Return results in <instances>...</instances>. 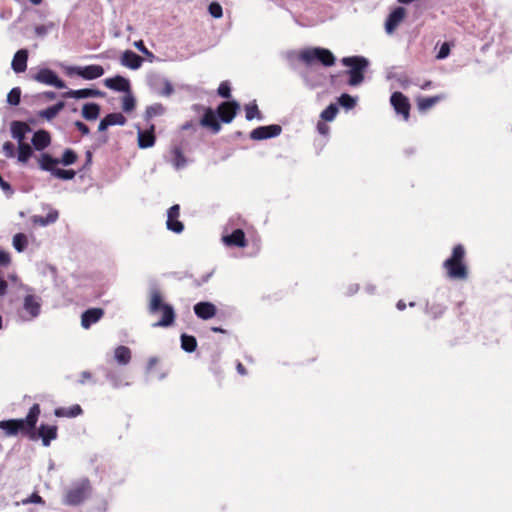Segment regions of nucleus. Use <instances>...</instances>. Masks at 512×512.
<instances>
[{"label": "nucleus", "mask_w": 512, "mask_h": 512, "mask_svg": "<svg viewBox=\"0 0 512 512\" xmlns=\"http://www.w3.org/2000/svg\"><path fill=\"white\" fill-rule=\"evenodd\" d=\"M179 213H180V207L179 205L175 204L173 206H171L168 211H167V217L168 218H175V219H178L179 218Z\"/></svg>", "instance_id": "nucleus-53"}, {"label": "nucleus", "mask_w": 512, "mask_h": 512, "mask_svg": "<svg viewBox=\"0 0 512 512\" xmlns=\"http://www.w3.org/2000/svg\"><path fill=\"white\" fill-rule=\"evenodd\" d=\"M58 212L56 210H50L49 213L44 217L46 220V224H52L57 221L58 219Z\"/></svg>", "instance_id": "nucleus-54"}, {"label": "nucleus", "mask_w": 512, "mask_h": 512, "mask_svg": "<svg viewBox=\"0 0 512 512\" xmlns=\"http://www.w3.org/2000/svg\"><path fill=\"white\" fill-rule=\"evenodd\" d=\"M100 114V106L96 103H86L82 108V116L89 121L96 120Z\"/></svg>", "instance_id": "nucleus-28"}, {"label": "nucleus", "mask_w": 512, "mask_h": 512, "mask_svg": "<svg viewBox=\"0 0 512 512\" xmlns=\"http://www.w3.org/2000/svg\"><path fill=\"white\" fill-rule=\"evenodd\" d=\"M148 85L150 89L160 96H170L174 92L171 82L160 75L153 74L148 78Z\"/></svg>", "instance_id": "nucleus-8"}, {"label": "nucleus", "mask_w": 512, "mask_h": 512, "mask_svg": "<svg viewBox=\"0 0 512 512\" xmlns=\"http://www.w3.org/2000/svg\"><path fill=\"white\" fill-rule=\"evenodd\" d=\"M223 241L226 245L229 246H246L245 234L241 229H236L235 231L232 232V234L224 236Z\"/></svg>", "instance_id": "nucleus-24"}, {"label": "nucleus", "mask_w": 512, "mask_h": 512, "mask_svg": "<svg viewBox=\"0 0 512 512\" xmlns=\"http://www.w3.org/2000/svg\"><path fill=\"white\" fill-rule=\"evenodd\" d=\"M299 59L307 65H311L314 62H319L326 67L333 66L336 60L335 56L330 50L321 47H314L303 50L299 55Z\"/></svg>", "instance_id": "nucleus-6"}, {"label": "nucleus", "mask_w": 512, "mask_h": 512, "mask_svg": "<svg viewBox=\"0 0 512 512\" xmlns=\"http://www.w3.org/2000/svg\"><path fill=\"white\" fill-rule=\"evenodd\" d=\"M33 155L32 148L27 143H21L18 145V161L26 163L29 158Z\"/></svg>", "instance_id": "nucleus-34"}, {"label": "nucleus", "mask_w": 512, "mask_h": 512, "mask_svg": "<svg viewBox=\"0 0 512 512\" xmlns=\"http://www.w3.org/2000/svg\"><path fill=\"white\" fill-rule=\"evenodd\" d=\"M88 93H89V98L91 97H103L104 96V93L100 90H96V89H89L88 88Z\"/></svg>", "instance_id": "nucleus-59"}, {"label": "nucleus", "mask_w": 512, "mask_h": 512, "mask_svg": "<svg viewBox=\"0 0 512 512\" xmlns=\"http://www.w3.org/2000/svg\"><path fill=\"white\" fill-rule=\"evenodd\" d=\"M162 310V318L153 324V327H169L174 323L175 312L171 305L162 303L161 295L158 291L154 290L151 293L149 312L154 314Z\"/></svg>", "instance_id": "nucleus-4"}, {"label": "nucleus", "mask_w": 512, "mask_h": 512, "mask_svg": "<svg viewBox=\"0 0 512 512\" xmlns=\"http://www.w3.org/2000/svg\"><path fill=\"white\" fill-rule=\"evenodd\" d=\"M59 164V159L53 158L48 153H42L38 157V165L41 170L48 171L51 174L53 173V170H55V166Z\"/></svg>", "instance_id": "nucleus-25"}, {"label": "nucleus", "mask_w": 512, "mask_h": 512, "mask_svg": "<svg viewBox=\"0 0 512 512\" xmlns=\"http://www.w3.org/2000/svg\"><path fill=\"white\" fill-rule=\"evenodd\" d=\"M109 127L114 125L123 126L126 123V118L121 113H110L104 117Z\"/></svg>", "instance_id": "nucleus-37"}, {"label": "nucleus", "mask_w": 512, "mask_h": 512, "mask_svg": "<svg viewBox=\"0 0 512 512\" xmlns=\"http://www.w3.org/2000/svg\"><path fill=\"white\" fill-rule=\"evenodd\" d=\"M70 72L76 73L78 76L86 80H93L104 74V69L100 65L75 66L70 68Z\"/></svg>", "instance_id": "nucleus-12"}, {"label": "nucleus", "mask_w": 512, "mask_h": 512, "mask_svg": "<svg viewBox=\"0 0 512 512\" xmlns=\"http://www.w3.org/2000/svg\"><path fill=\"white\" fill-rule=\"evenodd\" d=\"M103 315L104 311L101 308H90L84 311L81 316L82 327L84 329L90 328V326L98 322Z\"/></svg>", "instance_id": "nucleus-16"}, {"label": "nucleus", "mask_w": 512, "mask_h": 512, "mask_svg": "<svg viewBox=\"0 0 512 512\" xmlns=\"http://www.w3.org/2000/svg\"><path fill=\"white\" fill-rule=\"evenodd\" d=\"M120 62L123 66L130 68L132 70H137L141 67L143 63L142 57L131 50H126L123 52Z\"/></svg>", "instance_id": "nucleus-17"}, {"label": "nucleus", "mask_w": 512, "mask_h": 512, "mask_svg": "<svg viewBox=\"0 0 512 512\" xmlns=\"http://www.w3.org/2000/svg\"><path fill=\"white\" fill-rule=\"evenodd\" d=\"M28 51L26 49L18 50L12 59L11 68L15 73H23L27 69Z\"/></svg>", "instance_id": "nucleus-18"}, {"label": "nucleus", "mask_w": 512, "mask_h": 512, "mask_svg": "<svg viewBox=\"0 0 512 512\" xmlns=\"http://www.w3.org/2000/svg\"><path fill=\"white\" fill-rule=\"evenodd\" d=\"M92 486L88 478H81L73 481L66 490L63 503L69 506H77L90 497Z\"/></svg>", "instance_id": "nucleus-3"}, {"label": "nucleus", "mask_w": 512, "mask_h": 512, "mask_svg": "<svg viewBox=\"0 0 512 512\" xmlns=\"http://www.w3.org/2000/svg\"><path fill=\"white\" fill-rule=\"evenodd\" d=\"M64 106V102H58L55 105H52L40 111L39 116L45 118L46 120H52L59 114V112L64 108Z\"/></svg>", "instance_id": "nucleus-29"}, {"label": "nucleus", "mask_w": 512, "mask_h": 512, "mask_svg": "<svg viewBox=\"0 0 512 512\" xmlns=\"http://www.w3.org/2000/svg\"><path fill=\"white\" fill-rule=\"evenodd\" d=\"M132 352L127 346L120 345L114 350V359L119 365H127L131 361Z\"/></svg>", "instance_id": "nucleus-27"}, {"label": "nucleus", "mask_w": 512, "mask_h": 512, "mask_svg": "<svg viewBox=\"0 0 512 512\" xmlns=\"http://www.w3.org/2000/svg\"><path fill=\"white\" fill-rule=\"evenodd\" d=\"M341 62L344 66L350 67L348 84L350 86L360 85L364 80L363 71L368 67L369 61L362 56H352L344 57Z\"/></svg>", "instance_id": "nucleus-5"}, {"label": "nucleus", "mask_w": 512, "mask_h": 512, "mask_svg": "<svg viewBox=\"0 0 512 512\" xmlns=\"http://www.w3.org/2000/svg\"><path fill=\"white\" fill-rule=\"evenodd\" d=\"M33 79L39 83L54 86L58 89L66 87L63 80H61L57 74L48 68L40 69L34 76Z\"/></svg>", "instance_id": "nucleus-9"}, {"label": "nucleus", "mask_w": 512, "mask_h": 512, "mask_svg": "<svg viewBox=\"0 0 512 512\" xmlns=\"http://www.w3.org/2000/svg\"><path fill=\"white\" fill-rule=\"evenodd\" d=\"M32 503L44 505L45 501L37 493H32L29 497L22 499L20 502V504H22V505H28V504H32Z\"/></svg>", "instance_id": "nucleus-47"}, {"label": "nucleus", "mask_w": 512, "mask_h": 512, "mask_svg": "<svg viewBox=\"0 0 512 512\" xmlns=\"http://www.w3.org/2000/svg\"><path fill=\"white\" fill-rule=\"evenodd\" d=\"M443 98H444V96H441V95L420 98L417 103L418 109L420 111H426V110L430 109L431 107H433L436 103H438Z\"/></svg>", "instance_id": "nucleus-32"}, {"label": "nucleus", "mask_w": 512, "mask_h": 512, "mask_svg": "<svg viewBox=\"0 0 512 512\" xmlns=\"http://www.w3.org/2000/svg\"><path fill=\"white\" fill-rule=\"evenodd\" d=\"M31 142L36 150L42 151L51 143L50 134L45 130H38L34 133Z\"/></svg>", "instance_id": "nucleus-21"}, {"label": "nucleus", "mask_w": 512, "mask_h": 512, "mask_svg": "<svg viewBox=\"0 0 512 512\" xmlns=\"http://www.w3.org/2000/svg\"><path fill=\"white\" fill-rule=\"evenodd\" d=\"M104 84L107 88L114 91L128 92L130 90L129 80L120 75L105 79Z\"/></svg>", "instance_id": "nucleus-20"}, {"label": "nucleus", "mask_w": 512, "mask_h": 512, "mask_svg": "<svg viewBox=\"0 0 512 512\" xmlns=\"http://www.w3.org/2000/svg\"><path fill=\"white\" fill-rule=\"evenodd\" d=\"M20 99L21 89L19 87L11 89V91L7 95V102L13 106H17L20 103Z\"/></svg>", "instance_id": "nucleus-45"}, {"label": "nucleus", "mask_w": 512, "mask_h": 512, "mask_svg": "<svg viewBox=\"0 0 512 512\" xmlns=\"http://www.w3.org/2000/svg\"><path fill=\"white\" fill-rule=\"evenodd\" d=\"M338 113V107L335 104H330L321 112V118L325 121H332Z\"/></svg>", "instance_id": "nucleus-41"}, {"label": "nucleus", "mask_w": 512, "mask_h": 512, "mask_svg": "<svg viewBox=\"0 0 512 512\" xmlns=\"http://www.w3.org/2000/svg\"><path fill=\"white\" fill-rule=\"evenodd\" d=\"M216 306L211 302H199L194 306V313L203 320H208L216 315Z\"/></svg>", "instance_id": "nucleus-15"}, {"label": "nucleus", "mask_w": 512, "mask_h": 512, "mask_svg": "<svg viewBox=\"0 0 512 512\" xmlns=\"http://www.w3.org/2000/svg\"><path fill=\"white\" fill-rule=\"evenodd\" d=\"M28 240L26 235L23 233H17L13 237V247L18 252H23L25 248L27 247Z\"/></svg>", "instance_id": "nucleus-36"}, {"label": "nucleus", "mask_w": 512, "mask_h": 512, "mask_svg": "<svg viewBox=\"0 0 512 512\" xmlns=\"http://www.w3.org/2000/svg\"><path fill=\"white\" fill-rule=\"evenodd\" d=\"M465 250L459 244L453 248L451 256L443 263L447 276L455 280H465L468 277L467 267L464 263Z\"/></svg>", "instance_id": "nucleus-2"}, {"label": "nucleus", "mask_w": 512, "mask_h": 512, "mask_svg": "<svg viewBox=\"0 0 512 512\" xmlns=\"http://www.w3.org/2000/svg\"><path fill=\"white\" fill-rule=\"evenodd\" d=\"M108 127H109V125H108L107 121L103 118V119L100 121L99 125H98V131H99V132H103V131H105Z\"/></svg>", "instance_id": "nucleus-62"}, {"label": "nucleus", "mask_w": 512, "mask_h": 512, "mask_svg": "<svg viewBox=\"0 0 512 512\" xmlns=\"http://www.w3.org/2000/svg\"><path fill=\"white\" fill-rule=\"evenodd\" d=\"M77 160V154L72 149H66L61 159L59 160V163L63 164L64 166L71 165L75 163Z\"/></svg>", "instance_id": "nucleus-40"}, {"label": "nucleus", "mask_w": 512, "mask_h": 512, "mask_svg": "<svg viewBox=\"0 0 512 512\" xmlns=\"http://www.w3.org/2000/svg\"><path fill=\"white\" fill-rule=\"evenodd\" d=\"M74 125L83 135H88L90 133L89 127L83 122L76 121Z\"/></svg>", "instance_id": "nucleus-56"}, {"label": "nucleus", "mask_w": 512, "mask_h": 512, "mask_svg": "<svg viewBox=\"0 0 512 512\" xmlns=\"http://www.w3.org/2000/svg\"><path fill=\"white\" fill-rule=\"evenodd\" d=\"M65 98H73V99H85L89 98L88 88L79 89V90H69L63 94Z\"/></svg>", "instance_id": "nucleus-42"}, {"label": "nucleus", "mask_w": 512, "mask_h": 512, "mask_svg": "<svg viewBox=\"0 0 512 512\" xmlns=\"http://www.w3.org/2000/svg\"><path fill=\"white\" fill-rule=\"evenodd\" d=\"M40 415V406L34 404L23 419H11L0 421V429L3 430L6 435L12 436L18 433L28 435L31 439H36V433L34 431L38 417Z\"/></svg>", "instance_id": "nucleus-1"}, {"label": "nucleus", "mask_w": 512, "mask_h": 512, "mask_svg": "<svg viewBox=\"0 0 512 512\" xmlns=\"http://www.w3.org/2000/svg\"><path fill=\"white\" fill-rule=\"evenodd\" d=\"M450 53V47H449V44L448 43H443L436 55V58L441 60V59H445L446 57H448Z\"/></svg>", "instance_id": "nucleus-52"}, {"label": "nucleus", "mask_w": 512, "mask_h": 512, "mask_svg": "<svg viewBox=\"0 0 512 512\" xmlns=\"http://www.w3.org/2000/svg\"><path fill=\"white\" fill-rule=\"evenodd\" d=\"M356 101H357V99H356V98H354V97H352V96H350L349 94H346V93L342 94V95L338 98V103H339L342 107H344L345 109H347V110H350V109L354 108V107H355V105H356Z\"/></svg>", "instance_id": "nucleus-39"}, {"label": "nucleus", "mask_w": 512, "mask_h": 512, "mask_svg": "<svg viewBox=\"0 0 512 512\" xmlns=\"http://www.w3.org/2000/svg\"><path fill=\"white\" fill-rule=\"evenodd\" d=\"M39 437L42 440V444L48 447L52 440L57 438V427L55 425H40L36 438Z\"/></svg>", "instance_id": "nucleus-19"}, {"label": "nucleus", "mask_w": 512, "mask_h": 512, "mask_svg": "<svg viewBox=\"0 0 512 512\" xmlns=\"http://www.w3.org/2000/svg\"><path fill=\"white\" fill-rule=\"evenodd\" d=\"M182 130L195 129V124L193 122H186L182 125Z\"/></svg>", "instance_id": "nucleus-64"}, {"label": "nucleus", "mask_w": 512, "mask_h": 512, "mask_svg": "<svg viewBox=\"0 0 512 512\" xmlns=\"http://www.w3.org/2000/svg\"><path fill=\"white\" fill-rule=\"evenodd\" d=\"M91 377H92V375H91V373H90V372H88V371H83V372L81 373V379L79 380V382H80L81 384H84L87 380L91 379Z\"/></svg>", "instance_id": "nucleus-60"}, {"label": "nucleus", "mask_w": 512, "mask_h": 512, "mask_svg": "<svg viewBox=\"0 0 512 512\" xmlns=\"http://www.w3.org/2000/svg\"><path fill=\"white\" fill-rule=\"evenodd\" d=\"M30 131L27 123L21 121H13L11 123V136L18 141L19 144L24 143L25 135Z\"/></svg>", "instance_id": "nucleus-22"}, {"label": "nucleus", "mask_w": 512, "mask_h": 512, "mask_svg": "<svg viewBox=\"0 0 512 512\" xmlns=\"http://www.w3.org/2000/svg\"><path fill=\"white\" fill-rule=\"evenodd\" d=\"M154 126L150 130L143 131L138 129V145L140 148L145 149L152 147L155 143V136L153 133Z\"/></svg>", "instance_id": "nucleus-26"}, {"label": "nucleus", "mask_w": 512, "mask_h": 512, "mask_svg": "<svg viewBox=\"0 0 512 512\" xmlns=\"http://www.w3.org/2000/svg\"><path fill=\"white\" fill-rule=\"evenodd\" d=\"M239 107L240 106L236 101L223 102L217 110L221 121L224 123H230L234 119Z\"/></svg>", "instance_id": "nucleus-14"}, {"label": "nucleus", "mask_w": 512, "mask_h": 512, "mask_svg": "<svg viewBox=\"0 0 512 512\" xmlns=\"http://www.w3.org/2000/svg\"><path fill=\"white\" fill-rule=\"evenodd\" d=\"M406 16L405 8L398 6L396 7L387 17L385 21V31L391 35L404 20Z\"/></svg>", "instance_id": "nucleus-13"}, {"label": "nucleus", "mask_w": 512, "mask_h": 512, "mask_svg": "<svg viewBox=\"0 0 512 512\" xmlns=\"http://www.w3.org/2000/svg\"><path fill=\"white\" fill-rule=\"evenodd\" d=\"M125 93L126 94L122 99V109L124 112L128 113L134 110L136 101L130 90Z\"/></svg>", "instance_id": "nucleus-38"}, {"label": "nucleus", "mask_w": 512, "mask_h": 512, "mask_svg": "<svg viewBox=\"0 0 512 512\" xmlns=\"http://www.w3.org/2000/svg\"><path fill=\"white\" fill-rule=\"evenodd\" d=\"M218 94L223 98H230L231 88L228 81H223L218 87Z\"/></svg>", "instance_id": "nucleus-50"}, {"label": "nucleus", "mask_w": 512, "mask_h": 512, "mask_svg": "<svg viewBox=\"0 0 512 512\" xmlns=\"http://www.w3.org/2000/svg\"><path fill=\"white\" fill-rule=\"evenodd\" d=\"M52 175L58 179L71 180L75 177L76 173L74 170H64L55 168V170H53Z\"/></svg>", "instance_id": "nucleus-44"}, {"label": "nucleus", "mask_w": 512, "mask_h": 512, "mask_svg": "<svg viewBox=\"0 0 512 512\" xmlns=\"http://www.w3.org/2000/svg\"><path fill=\"white\" fill-rule=\"evenodd\" d=\"M41 299L34 294H27L23 299L22 309L18 317L22 322L32 321L40 315Z\"/></svg>", "instance_id": "nucleus-7"}, {"label": "nucleus", "mask_w": 512, "mask_h": 512, "mask_svg": "<svg viewBox=\"0 0 512 512\" xmlns=\"http://www.w3.org/2000/svg\"><path fill=\"white\" fill-rule=\"evenodd\" d=\"M197 347V341L194 336L182 334L181 335V348L188 353L195 351Z\"/></svg>", "instance_id": "nucleus-33"}, {"label": "nucleus", "mask_w": 512, "mask_h": 512, "mask_svg": "<svg viewBox=\"0 0 512 512\" xmlns=\"http://www.w3.org/2000/svg\"><path fill=\"white\" fill-rule=\"evenodd\" d=\"M10 262L9 254L3 250H0V265H7Z\"/></svg>", "instance_id": "nucleus-57"}, {"label": "nucleus", "mask_w": 512, "mask_h": 512, "mask_svg": "<svg viewBox=\"0 0 512 512\" xmlns=\"http://www.w3.org/2000/svg\"><path fill=\"white\" fill-rule=\"evenodd\" d=\"M7 291V283L3 279L0 278V296L6 294Z\"/></svg>", "instance_id": "nucleus-61"}, {"label": "nucleus", "mask_w": 512, "mask_h": 512, "mask_svg": "<svg viewBox=\"0 0 512 512\" xmlns=\"http://www.w3.org/2000/svg\"><path fill=\"white\" fill-rule=\"evenodd\" d=\"M282 128L280 125L272 124L267 126H260L252 130L250 138L252 140H265L273 137H277L281 134Z\"/></svg>", "instance_id": "nucleus-10"}, {"label": "nucleus", "mask_w": 512, "mask_h": 512, "mask_svg": "<svg viewBox=\"0 0 512 512\" xmlns=\"http://www.w3.org/2000/svg\"><path fill=\"white\" fill-rule=\"evenodd\" d=\"M390 103L397 114L402 115L404 120H408L410 104L406 96L401 92H394L390 97Z\"/></svg>", "instance_id": "nucleus-11"}, {"label": "nucleus", "mask_w": 512, "mask_h": 512, "mask_svg": "<svg viewBox=\"0 0 512 512\" xmlns=\"http://www.w3.org/2000/svg\"><path fill=\"white\" fill-rule=\"evenodd\" d=\"M245 111H246V119L248 121H251L254 118L261 119V114H260L258 107L255 103L247 105L245 107Z\"/></svg>", "instance_id": "nucleus-46"}, {"label": "nucleus", "mask_w": 512, "mask_h": 512, "mask_svg": "<svg viewBox=\"0 0 512 512\" xmlns=\"http://www.w3.org/2000/svg\"><path fill=\"white\" fill-rule=\"evenodd\" d=\"M134 46L143 54L153 57V54L145 47L142 40L136 41Z\"/></svg>", "instance_id": "nucleus-55"}, {"label": "nucleus", "mask_w": 512, "mask_h": 512, "mask_svg": "<svg viewBox=\"0 0 512 512\" xmlns=\"http://www.w3.org/2000/svg\"><path fill=\"white\" fill-rule=\"evenodd\" d=\"M2 150L5 156L8 158H12L15 156V147L14 144L11 143L10 141H7L3 144Z\"/></svg>", "instance_id": "nucleus-51"}, {"label": "nucleus", "mask_w": 512, "mask_h": 512, "mask_svg": "<svg viewBox=\"0 0 512 512\" xmlns=\"http://www.w3.org/2000/svg\"><path fill=\"white\" fill-rule=\"evenodd\" d=\"M106 378L110 381L114 388H119L120 386H122L121 376L116 372L107 371Z\"/></svg>", "instance_id": "nucleus-49"}, {"label": "nucleus", "mask_w": 512, "mask_h": 512, "mask_svg": "<svg viewBox=\"0 0 512 512\" xmlns=\"http://www.w3.org/2000/svg\"><path fill=\"white\" fill-rule=\"evenodd\" d=\"M167 229L174 233H181L184 230V225L178 219L168 218L166 221Z\"/></svg>", "instance_id": "nucleus-43"}, {"label": "nucleus", "mask_w": 512, "mask_h": 512, "mask_svg": "<svg viewBox=\"0 0 512 512\" xmlns=\"http://www.w3.org/2000/svg\"><path fill=\"white\" fill-rule=\"evenodd\" d=\"M317 129L321 134H326L328 132V127L323 123H318Z\"/></svg>", "instance_id": "nucleus-63"}, {"label": "nucleus", "mask_w": 512, "mask_h": 512, "mask_svg": "<svg viewBox=\"0 0 512 512\" xmlns=\"http://www.w3.org/2000/svg\"><path fill=\"white\" fill-rule=\"evenodd\" d=\"M171 153L173 156L171 162H172V165L174 166V168L177 170L184 168L187 163V160H186L181 148L174 147L171 150Z\"/></svg>", "instance_id": "nucleus-30"}, {"label": "nucleus", "mask_w": 512, "mask_h": 512, "mask_svg": "<svg viewBox=\"0 0 512 512\" xmlns=\"http://www.w3.org/2000/svg\"><path fill=\"white\" fill-rule=\"evenodd\" d=\"M165 112V107L160 103H155L147 107L145 117L151 119L156 116H161Z\"/></svg>", "instance_id": "nucleus-35"}, {"label": "nucleus", "mask_w": 512, "mask_h": 512, "mask_svg": "<svg viewBox=\"0 0 512 512\" xmlns=\"http://www.w3.org/2000/svg\"><path fill=\"white\" fill-rule=\"evenodd\" d=\"M200 124L204 127L210 128L214 133H218L221 129V126L216 119V115L211 108L205 109V113L200 120Z\"/></svg>", "instance_id": "nucleus-23"}, {"label": "nucleus", "mask_w": 512, "mask_h": 512, "mask_svg": "<svg viewBox=\"0 0 512 512\" xmlns=\"http://www.w3.org/2000/svg\"><path fill=\"white\" fill-rule=\"evenodd\" d=\"M32 221L34 224H38L40 226H47L46 220L44 219V216L35 215L32 217Z\"/></svg>", "instance_id": "nucleus-58"}, {"label": "nucleus", "mask_w": 512, "mask_h": 512, "mask_svg": "<svg viewBox=\"0 0 512 512\" xmlns=\"http://www.w3.org/2000/svg\"><path fill=\"white\" fill-rule=\"evenodd\" d=\"M82 413V408L79 405H73L70 408H58L55 410L57 417H76Z\"/></svg>", "instance_id": "nucleus-31"}, {"label": "nucleus", "mask_w": 512, "mask_h": 512, "mask_svg": "<svg viewBox=\"0 0 512 512\" xmlns=\"http://www.w3.org/2000/svg\"><path fill=\"white\" fill-rule=\"evenodd\" d=\"M208 11H209L210 15L216 19L221 18L223 15L222 7L218 2L210 3V5L208 7Z\"/></svg>", "instance_id": "nucleus-48"}]
</instances>
